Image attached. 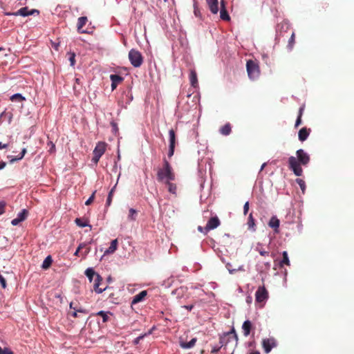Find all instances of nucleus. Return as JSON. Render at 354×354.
<instances>
[{
  "label": "nucleus",
  "instance_id": "37",
  "mask_svg": "<svg viewBox=\"0 0 354 354\" xmlns=\"http://www.w3.org/2000/svg\"><path fill=\"white\" fill-rule=\"evenodd\" d=\"M97 315L100 316L102 318L103 322H106L109 319L108 313L104 311H100L97 313Z\"/></svg>",
  "mask_w": 354,
  "mask_h": 354
},
{
  "label": "nucleus",
  "instance_id": "23",
  "mask_svg": "<svg viewBox=\"0 0 354 354\" xmlns=\"http://www.w3.org/2000/svg\"><path fill=\"white\" fill-rule=\"evenodd\" d=\"M247 225L248 227V230L252 231H255V220L252 216V213H250L248 216Z\"/></svg>",
  "mask_w": 354,
  "mask_h": 354
},
{
  "label": "nucleus",
  "instance_id": "33",
  "mask_svg": "<svg viewBox=\"0 0 354 354\" xmlns=\"http://www.w3.org/2000/svg\"><path fill=\"white\" fill-rule=\"evenodd\" d=\"M10 100L12 101L22 102V101L25 100L26 99L21 94L16 93L11 96Z\"/></svg>",
  "mask_w": 354,
  "mask_h": 354
},
{
  "label": "nucleus",
  "instance_id": "25",
  "mask_svg": "<svg viewBox=\"0 0 354 354\" xmlns=\"http://www.w3.org/2000/svg\"><path fill=\"white\" fill-rule=\"evenodd\" d=\"M52 263H53L52 257H51V256L48 255V257H46V259L43 261L41 268L44 270H47L50 267Z\"/></svg>",
  "mask_w": 354,
  "mask_h": 354
},
{
  "label": "nucleus",
  "instance_id": "50",
  "mask_svg": "<svg viewBox=\"0 0 354 354\" xmlns=\"http://www.w3.org/2000/svg\"><path fill=\"white\" fill-rule=\"evenodd\" d=\"M305 106L303 105L299 108V113H298V117H302L303 113L304 111Z\"/></svg>",
  "mask_w": 354,
  "mask_h": 354
},
{
  "label": "nucleus",
  "instance_id": "29",
  "mask_svg": "<svg viewBox=\"0 0 354 354\" xmlns=\"http://www.w3.org/2000/svg\"><path fill=\"white\" fill-rule=\"evenodd\" d=\"M77 225L80 227H84L88 225V223L86 220H84L82 218H77L75 221Z\"/></svg>",
  "mask_w": 354,
  "mask_h": 354
},
{
  "label": "nucleus",
  "instance_id": "17",
  "mask_svg": "<svg viewBox=\"0 0 354 354\" xmlns=\"http://www.w3.org/2000/svg\"><path fill=\"white\" fill-rule=\"evenodd\" d=\"M210 11L213 14H217L218 11V0H206Z\"/></svg>",
  "mask_w": 354,
  "mask_h": 354
},
{
  "label": "nucleus",
  "instance_id": "36",
  "mask_svg": "<svg viewBox=\"0 0 354 354\" xmlns=\"http://www.w3.org/2000/svg\"><path fill=\"white\" fill-rule=\"evenodd\" d=\"M196 342V338H193L189 342L183 344L182 345V346L183 348H192L195 345Z\"/></svg>",
  "mask_w": 354,
  "mask_h": 354
},
{
  "label": "nucleus",
  "instance_id": "2",
  "mask_svg": "<svg viewBox=\"0 0 354 354\" xmlns=\"http://www.w3.org/2000/svg\"><path fill=\"white\" fill-rule=\"evenodd\" d=\"M175 178L176 175L170 163L164 158L162 167L157 169V180L164 183L168 180H174Z\"/></svg>",
  "mask_w": 354,
  "mask_h": 354
},
{
  "label": "nucleus",
  "instance_id": "57",
  "mask_svg": "<svg viewBox=\"0 0 354 354\" xmlns=\"http://www.w3.org/2000/svg\"><path fill=\"white\" fill-rule=\"evenodd\" d=\"M198 230L199 232H203V233H204V234H206V233H205V227H201V226H198Z\"/></svg>",
  "mask_w": 354,
  "mask_h": 354
},
{
  "label": "nucleus",
  "instance_id": "12",
  "mask_svg": "<svg viewBox=\"0 0 354 354\" xmlns=\"http://www.w3.org/2000/svg\"><path fill=\"white\" fill-rule=\"evenodd\" d=\"M102 281V277L100 274H97L96 277L94 279L93 281V289L95 292L97 293H102L104 290H106L107 287L105 288H100V285L101 282Z\"/></svg>",
  "mask_w": 354,
  "mask_h": 354
},
{
  "label": "nucleus",
  "instance_id": "19",
  "mask_svg": "<svg viewBox=\"0 0 354 354\" xmlns=\"http://www.w3.org/2000/svg\"><path fill=\"white\" fill-rule=\"evenodd\" d=\"M147 292L146 290H142L140 292H139L138 294L136 295L133 297V299L131 301V305H133V304H138V303L142 301L145 299V297L147 296Z\"/></svg>",
  "mask_w": 354,
  "mask_h": 354
},
{
  "label": "nucleus",
  "instance_id": "8",
  "mask_svg": "<svg viewBox=\"0 0 354 354\" xmlns=\"http://www.w3.org/2000/svg\"><path fill=\"white\" fill-rule=\"evenodd\" d=\"M262 346L265 353H268L273 348L277 346V342L273 337L263 339L262 341Z\"/></svg>",
  "mask_w": 354,
  "mask_h": 354
},
{
  "label": "nucleus",
  "instance_id": "58",
  "mask_svg": "<svg viewBox=\"0 0 354 354\" xmlns=\"http://www.w3.org/2000/svg\"><path fill=\"white\" fill-rule=\"evenodd\" d=\"M6 163L3 161H1L0 162V169H3L6 167Z\"/></svg>",
  "mask_w": 354,
  "mask_h": 354
},
{
  "label": "nucleus",
  "instance_id": "46",
  "mask_svg": "<svg viewBox=\"0 0 354 354\" xmlns=\"http://www.w3.org/2000/svg\"><path fill=\"white\" fill-rule=\"evenodd\" d=\"M6 203L3 201L0 202V215L5 212Z\"/></svg>",
  "mask_w": 354,
  "mask_h": 354
},
{
  "label": "nucleus",
  "instance_id": "41",
  "mask_svg": "<svg viewBox=\"0 0 354 354\" xmlns=\"http://www.w3.org/2000/svg\"><path fill=\"white\" fill-rule=\"evenodd\" d=\"M0 354H14V353L8 348H1L0 347Z\"/></svg>",
  "mask_w": 354,
  "mask_h": 354
},
{
  "label": "nucleus",
  "instance_id": "14",
  "mask_svg": "<svg viewBox=\"0 0 354 354\" xmlns=\"http://www.w3.org/2000/svg\"><path fill=\"white\" fill-rule=\"evenodd\" d=\"M311 130L306 127L301 128L298 133L299 140L301 142L305 141L310 135Z\"/></svg>",
  "mask_w": 354,
  "mask_h": 354
},
{
  "label": "nucleus",
  "instance_id": "20",
  "mask_svg": "<svg viewBox=\"0 0 354 354\" xmlns=\"http://www.w3.org/2000/svg\"><path fill=\"white\" fill-rule=\"evenodd\" d=\"M85 275L88 277L90 282L94 281V279L96 277V275L98 274L95 272L93 268H88L85 270Z\"/></svg>",
  "mask_w": 354,
  "mask_h": 354
},
{
  "label": "nucleus",
  "instance_id": "63",
  "mask_svg": "<svg viewBox=\"0 0 354 354\" xmlns=\"http://www.w3.org/2000/svg\"><path fill=\"white\" fill-rule=\"evenodd\" d=\"M266 163H263V164L261 165V171H262V170L264 169V167H266Z\"/></svg>",
  "mask_w": 354,
  "mask_h": 354
},
{
  "label": "nucleus",
  "instance_id": "62",
  "mask_svg": "<svg viewBox=\"0 0 354 354\" xmlns=\"http://www.w3.org/2000/svg\"><path fill=\"white\" fill-rule=\"evenodd\" d=\"M249 354H260V353L258 351H255L250 352Z\"/></svg>",
  "mask_w": 354,
  "mask_h": 354
},
{
  "label": "nucleus",
  "instance_id": "6",
  "mask_svg": "<svg viewBox=\"0 0 354 354\" xmlns=\"http://www.w3.org/2000/svg\"><path fill=\"white\" fill-rule=\"evenodd\" d=\"M106 143L104 142H99L97 143L93 150V157L92 161L95 164H97L102 156L104 153L106 149Z\"/></svg>",
  "mask_w": 354,
  "mask_h": 354
},
{
  "label": "nucleus",
  "instance_id": "13",
  "mask_svg": "<svg viewBox=\"0 0 354 354\" xmlns=\"http://www.w3.org/2000/svg\"><path fill=\"white\" fill-rule=\"evenodd\" d=\"M242 329L243 332V335L245 337H247L250 334L251 330L254 329V326L250 320H246L243 322L242 325Z\"/></svg>",
  "mask_w": 354,
  "mask_h": 354
},
{
  "label": "nucleus",
  "instance_id": "55",
  "mask_svg": "<svg viewBox=\"0 0 354 354\" xmlns=\"http://www.w3.org/2000/svg\"><path fill=\"white\" fill-rule=\"evenodd\" d=\"M183 308L188 310H192V308H194V305H187V306H183Z\"/></svg>",
  "mask_w": 354,
  "mask_h": 354
},
{
  "label": "nucleus",
  "instance_id": "32",
  "mask_svg": "<svg viewBox=\"0 0 354 354\" xmlns=\"http://www.w3.org/2000/svg\"><path fill=\"white\" fill-rule=\"evenodd\" d=\"M283 259L281 261V266H283V264H286L287 266L290 265V261L288 256V252L286 251L283 252Z\"/></svg>",
  "mask_w": 354,
  "mask_h": 354
},
{
  "label": "nucleus",
  "instance_id": "39",
  "mask_svg": "<svg viewBox=\"0 0 354 354\" xmlns=\"http://www.w3.org/2000/svg\"><path fill=\"white\" fill-rule=\"evenodd\" d=\"M114 188H112L111 189V191L109 192V195H108V197H107V199H106V205L107 206H109L111 203V201H112V197H113V192H114Z\"/></svg>",
  "mask_w": 354,
  "mask_h": 354
},
{
  "label": "nucleus",
  "instance_id": "1",
  "mask_svg": "<svg viewBox=\"0 0 354 354\" xmlns=\"http://www.w3.org/2000/svg\"><path fill=\"white\" fill-rule=\"evenodd\" d=\"M296 154L297 158L290 156L288 158L289 169H291L297 176H301L303 174V169L301 165H307L310 162V156L301 149L297 150Z\"/></svg>",
  "mask_w": 354,
  "mask_h": 354
},
{
  "label": "nucleus",
  "instance_id": "43",
  "mask_svg": "<svg viewBox=\"0 0 354 354\" xmlns=\"http://www.w3.org/2000/svg\"><path fill=\"white\" fill-rule=\"evenodd\" d=\"M75 55L73 53L69 54V61L71 66H74L75 63Z\"/></svg>",
  "mask_w": 354,
  "mask_h": 354
},
{
  "label": "nucleus",
  "instance_id": "47",
  "mask_svg": "<svg viewBox=\"0 0 354 354\" xmlns=\"http://www.w3.org/2000/svg\"><path fill=\"white\" fill-rule=\"evenodd\" d=\"M249 211V202L247 201L243 206V214L246 215Z\"/></svg>",
  "mask_w": 354,
  "mask_h": 354
},
{
  "label": "nucleus",
  "instance_id": "56",
  "mask_svg": "<svg viewBox=\"0 0 354 354\" xmlns=\"http://www.w3.org/2000/svg\"><path fill=\"white\" fill-rule=\"evenodd\" d=\"M8 147V144H3L0 142V149H6Z\"/></svg>",
  "mask_w": 354,
  "mask_h": 354
},
{
  "label": "nucleus",
  "instance_id": "3",
  "mask_svg": "<svg viewBox=\"0 0 354 354\" xmlns=\"http://www.w3.org/2000/svg\"><path fill=\"white\" fill-rule=\"evenodd\" d=\"M238 339V336L236 333L235 329L233 328L231 331L227 333L224 335V336L220 338V344L221 346L219 347H213L212 348L211 353H217L222 346H226V345L230 342H234L235 345H237Z\"/></svg>",
  "mask_w": 354,
  "mask_h": 354
},
{
  "label": "nucleus",
  "instance_id": "26",
  "mask_svg": "<svg viewBox=\"0 0 354 354\" xmlns=\"http://www.w3.org/2000/svg\"><path fill=\"white\" fill-rule=\"evenodd\" d=\"M110 79L112 82L115 83L116 84H120L123 81V77L117 74H112L110 75Z\"/></svg>",
  "mask_w": 354,
  "mask_h": 354
},
{
  "label": "nucleus",
  "instance_id": "48",
  "mask_svg": "<svg viewBox=\"0 0 354 354\" xmlns=\"http://www.w3.org/2000/svg\"><path fill=\"white\" fill-rule=\"evenodd\" d=\"M174 149H175V147L169 146V152H168V156L169 158H171L174 155Z\"/></svg>",
  "mask_w": 354,
  "mask_h": 354
},
{
  "label": "nucleus",
  "instance_id": "24",
  "mask_svg": "<svg viewBox=\"0 0 354 354\" xmlns=\"http://www.w3.org/2000/svg\"><path fill=\"white\" fill-rule=\"evenodd\" d=\"M232 127L230 123L225 124L224 126H223L219 131L220 133L223 136H228L231 133Z\"/></svg>",
  "mask_w": 354,
  "mask_h": 354
},
{
  "label": "nucleus",
  "instance_id": "54",
  "mask_svg": "<svg viewBox=\"0 0 354 354\" xmlns=\"http://www.w3.org/2000/svg\"><path fill=\"white\" fill-rule=\"evenodd\" d=\"M259 253L261 256H268V254H269V252L268 251L262 250H259Z\"/></svg>",
  "mask_w": 354,
  "mask_h": 354
},
{
  "label": "nucleus",
  "instance_id": "7",
  "mask_svg": "<svg viewBox=\"0 0 354 354\" xmlns=\"http://www.w3.org/2000/svg\"><path fill=\"white\" fill-rule=\"evenodd\" d=\"M268 298V292L264 286L259 287L255 293V300L257 303H262Z\"/></svg>",
  "mask_w": 354,
  "mask_h": 354
},
{
  "label": "nucleus",
  "instance_id": "61",
  "mask_svg": "<svg viewBox=\"0 0 354 354\" xmlns=\"http://www.w3.org/2000/svg\"><path fill=\"white\" fill-rule=\"evenodd\" d=\"M76 311H77V313H86V310H83V309L76 310Z\"/></svg>",
  "mask_w": 354,
  "mask_h": 354
},
{
  "label": "nucleus",
  "instance_id": "10",
  "mask_svg": "<svg viewBox=\"0 0 354 354\" xmlns=\"http://www.w3.org/2000/svg\"><path fill=\"white\" fill-rule=\"evenodd\" d=\"M220 224L221 221L217 216L210 218L205 227V233H207L209 230L216 228L220 225Z\"/></svg>",
  "mask_w": 354,
  "mask_h": 354
},
{
  "label": "nucleus",
  "instance_id": "18",
  "mask_svg": "<svg viewBox=\"0 0 354 354\" xmlns=\"http://www.w3.org/2000/svg\"><path fill=\"white\" fill-rule=\"evenodd\" d=\"M221 3V11H220V17L223 21H229L230 19V15L225 8L224 1L222 0Z\"/></svg>",
  "mask_w": 354,
  "mask_h": 354
},
{
  "label": "nucleus",
  "instance_id": "35",
  "mask_svg": "<svg viewBox=\"0 0 354 354\" xmlns=\"http://www.w3.org/2000/svg\"><path fill=\"white\" fill-rule=\"evenodd\" d=\"M295 42V34L294 32H292L291 36L288 40V48L291 50Z\"/></svg>",
  "mask_w": 354,
  "mask_h": 354
},
{
  "label": "nucleus",
  "instance_id": "38",
  "mask_svg": "<svg viewBox=\"0 0 354 354\" xmlns=\"http://www.w3.org/2000/svg\"><path fill=\"white\" fill-rule=\"evenodd\" d=\"M86 245V243H80L78 246V248H77L74 255L75 256H79V254H81V252H82V250L84 249V248H85Z\"/></svg>",
  "mask_w": 354,
  "mask_h": 354
},
{
  "label": "nucleus",
  "instance_id": "22",
  "mask_svg": "<svg viewBox=\"0 0 354 354\" xmlns=\"http://www.w3.org/2000/svg\"><path fill=\"white\" fill-rule=\"evenodd\" d=\"M172 180H168L164 183L165 185H166L168 187V191L169 193L176 195L177 192V186L175 183H173L171 182Z\"/></svg>",
  "mask_w": 354,
  "mask_h": 354
},
{
  "label": "nucleus",
  "instance_id": "11",
  "mask_svg": "<svg viewBox=\"0 0 354 354\" xmlns=\"http://www.w3.org/2000/svg\"><path fill=\"white\" fill-rule=\"evenodd\" d=\"M268 225L270 227L273 229L275 233L279 232L280 221L276 216H272L270 218Z\"/></svg>",
  "mask_w": 354,
  "mask_h": 354
},
{
  "label": "nucleus",
  "instance_id": "52",
  "mask_svg": "<svg viewBox=\"0 0 354 354\" xmlns=\"http://www.w3.org/2000/svg\"><path fill=\"white\" fill-rule=\"evenodd\" d=\"M19 223H21V222L17 218H14L11 221L12 225L14 226L17 225Z\"/></svg>",
  "mask_w": 354,
  "mask_h": 354
},
{
  "label": "nucleus",
  "instance_id": "60",
  "mask_svg": "<svg viewBox=\"0 0 354 354\" xmlns=\"http://www.w3.org/2000/svg\"><path fill=\"white\" fill-rule=\"evenodd\" d=\"M72 316L73 317H77V311H76V310L72 313Z\"/></svg>",
  "mask_w": 354,
  "mask_h": 354
},
{
  "label": "nucleus",
  "instance_id": "28",
  "mask_svg": "<svg viewBox=\"0 0 354 354\" xmlns=\"http://www.w3.org/2000/svg\"><path fill=\"white\" fill-rule=\"evenodd\" d=\"M169 146L175 147L176 145V135L174 129H170L169 131Z\"/></svg>",
  "mask_w": 354,
  "mask_h": 354
},
{
  "label": "nucleus",
  "instance_id": "16",
  "mask_svg": "<svg viewBox=\"0 0 354 354\" xmlns=\"http://www.w3.org/2000/svg\"><path fill=\"white\" fill-rule=\"evenodd\" d=\"M189 81L192 86L196 88L198 86L197 73L194 69H191L189 73Z\"/></svg>",
  "mask_w": 354,
  "mask_h": 354
},
{
  "label": "nucleus",
  "instance_id": "59",
  "mask_svg": "<svg viewBox=\"0 0 354 354\" xmlns=\"http://www.w3.org/2000/svg\"><path fill=\"white\" fill-rule=\"evenodd\" d=\"M117 86H118V84H116L115 83L111 82V88H112V90L115 89Z\"/></svg>",
  "mask_w": 354,
  "mask_h": 354
},
{
  "label": "nucleus",
  "instance_id": "64",
  "mask_svg": "<svg viewBox=\"0 0 354 354\" xmlns=\"http://www.w3.org/2000/svg\"><path fill=\"white\" fill-rule=\"evenodd\" d=\"M70 308H73V303H71L70 304Z\"/></svg>",
  "mask_w": 354,
  "mask_h": 354
},
{
  "label": "nucleus",
  "instance_id": "4",
  "mask_svg": "<svg viewBox=\"0 0 354 354\" xmlns=\"http://www.w3.org/2000/svg\"><path fill=\"white\" fill-rule=\"evenodd\" d=\"M246 68L249 77L251 80L257 79L260 73L259 64L253 60H248L246 63Z\"/></svg>",
  "mask_w": 354,
  "mask_h": 354
},
{
  "label": "nucleus",
  "instance_id": "53",
  "mask_svg": "<svg viewBox=\"0 0 354 354\" xmlns=\"http://www.w3.org/2000/svg\"><path fill=\"white\" fill-rule=\"evenodd\" d=\"M112 127H113V130L115 131V133H116L118 131V125L115 122H112L111 123Z\"/></svg>",
  "mask_w": 354,
  "mask_h": 354
},
{
  "label": "nucleus",
  "instance_id": "21",
  "mask_svg": "<svg viewBox=\"0 0 354 354\" xmlns=\"http://www.w3.org/2000/svg\"><path fill=\"white\" fill-rule=\"evenodd\" d=\"M118 241V239H114L111 242L109 248L104 252V254H113L117 250Z\"/></svg>",
  "mask_w": 354,
  "mask_h": 354
},
{
  "label": "nucleus",
  "instance_id": "44",
  "mask_svg": "<svg viewBox=\"0 0 354 354\" xmlns=\"http://www.w3.org/2000/svg\"><path fill=\"white\" fill-rule=\"evenodd\" d=\"M84 251H82L81 256H82L84 258L86 257V255L90 252L91 248L90 247H87V245H86Z\"/></svg>",
  "mask_w": 354,
  "mask_h": 354
},
{
  "label": "nucleus",
  "instance_id": "9",
  "mask_svg": "<svg viewBox=\"0 0 354 354\" xmlns=\"http://www.w3.org/2000/svg\"><path fill=\"white\" fill-rule=\"evenodd\" d=\"M35 13L39 14V10L36 9H32L31 10H28V7H24L18 10L17 12H12V13H8V15H14V16H22V17H27L30 15H32Z\"/></svg>",
  "mask_w": 354,
  "mask_h": 354
},
{
  "label": "nucleus",
  "instance_id": "51",
  "mask_svg": "<svg viewBox=\"0 0 354 354\" xmlns=\"http://www.w3.org/2000/svg\"><path fill=\"white\" fill-rule=\"evenodd\" d=\"M144 336L145 335H140L136 337L133 341L134 344H138L140 342V341L144 337Z\"/></svg>",
  "mask_w": 354,
  "mask_h": 354
},
{
  "label": "nucleus",
  "instance_id": "40",
  "mask_svg": "<svg viewBox=\"0 0 354 354\" xmlns=\"http://www.w3.org/2000/svg\"><path fill=\"white\" fill-rule=\"evenodd\" d=\"M296 182L299 185L301 189L304 192L306 189V185H305L304 180H303L301 178H297V179H296Z\"/></svg>",
  "mask_w": 354,
  "mask_h": 354
},
{
  "label": "nucleus",
  "instance_id": "15",
  "mask_svg": "<svg viewBox=\"0 0 354 354\" xmlns=\"http://www.w3.org/2000/svg\"><path fill=\"white\" fill-rule=\"evenodd\" d=\"M88 21V19L86 17H80L78 18L77 24V30L79 33H85L86 32L85 30H82V28L85 26L86 22Z\"/></svg>",
  "mask_w": 354,
  "mask_h": 354
},
{
  "label": "nucleus",
  "instance_id": "49",
  "mask_svg": "<svg viewBox=\"0 0 354 354\" xmlns=\"http://www.w3.org/2000/svg\"><path fill=\"white\" fill-rule=\"evenodd\" d=\"M301 124V117L297 116V118L295 124V127L297 128Z\"/></svg>",
  "mask_w": 354,
  "mask_h": 354
},
{
  "label": "nucleus",
  "instance_id": "34",
  "mask_svg": "<svg viewBox=\"0 0 354 354\" xmlns=\"http://www.w3.org/2000/svg\"><path fill=\"white\" fill-rule=\"evenodd\" d=\"M194 13L196 17H198V18L201 17V12L198 6V3L196 1H194Z\"/></svg>",
  "mask_w": 354,
  "mask_h": 354
},
{
  "label": "nucleus",
  "instance_id": "31",
  "mask_svg": "<svg viewBox=\"0 0 354 354\" xmlns=\"http://www.w3.org/2000/svg\"><path fill=\"white\" fill-rule=\"evenodd\" d=\"M28 214V212L26 209H23L17 214V218L20 221V222H21L26 218Z\"/></svg>",
  "mask_w": 354,
  "mask_h": 354
},
{
  "label": "nucleus",
  "instance_id": "45",
  "mask_svg": "<svg viewBox=\"0 0 354 354\" xmlns=\"http://www.w3.org/2000/svg\"><path fill=\"white\" fill-rule=\"evenodd\" d=\"M0 283L3 289L7 287L6 281L1 274H0Z\"/></svg>",
  "mask_w": 354,
  "mask_h": 354
},
{
  "label": "nucleus",
  "instance_id": "5",
  "mask_svg": "<svg viewBox=\"0 0 354 354\" xmlns=\"http://www.w3.org/2000/svg\"><path fill=\"white\" fill-rule=\"evenodd\" d=\"M129 59L131 64L136 68L140 67L143 63V57L141 53L133 48L129 52Z\"/></svg>",
  "mask_w": 354,
  "mask_h": 354
},
{
  "label": "nucleus",
  "instance_id": "30",
  "mask_svg": "<svg viewBox=\"0 0 354 354\" xmlns=\"http://www.w3.org/2000/svg\"><path fill=\"white\" fill-rule=\"evenodd\" d=\"M27 151H26V148H24L22 150H21V152L20 153V156L19 158H15V157H12V156H10L11 158L10 162V163H13L15 161H17V160H21L25 154L26 153Z\"/></svg>",
  "mask_w": 354,
  "mask_h": 354
},
{
  "label": "nucleus",
  "instance_id": "42",
  "mask_svg": "<svg viewBox=\"0 0 354 354\" xmlns=\"http://www.w3.org/2000/svg\"><path fill=\"white\" fill-rule=\"evenodd\" d=\"M95 191L92 194V195L89 197V198L85 202V205H91L93 201H94V198H95Z\"/></svg>",
  "mask_w": 354,
  "mask_h": 354
},
{
  "label": "nucleus",
  "instance_id": "27",
  "mask_svg": "<svg viewBox=\"0 0 354 354\" xmlns=\"http://www.w3.org/2000/svg\"><path fill=\"white\" fill-rule=\"evenodd\" d=\"M137 215H138V212L133 208H130L129 211L128 220L131 221H136V218H137Z\"/></svg>",
  "mask_w": 354,
  "mask_h": 354
}]
</instances>
